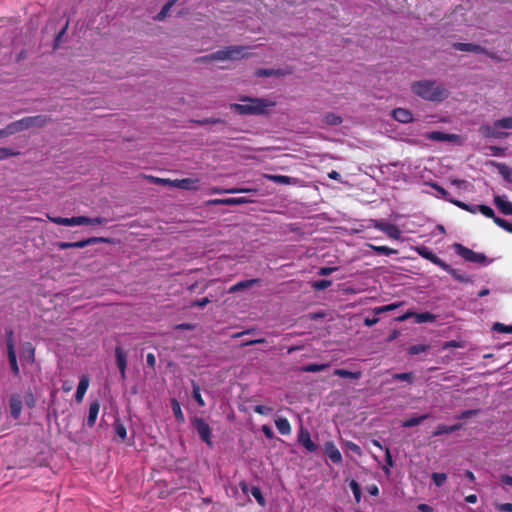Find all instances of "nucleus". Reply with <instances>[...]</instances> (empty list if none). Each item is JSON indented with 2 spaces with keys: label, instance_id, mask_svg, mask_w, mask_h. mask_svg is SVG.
Instances as JSON below:
<instances>
[{
  "label": "nucleus",
  "instance_id": "f257e3e1",
  "mask_svg": "<svg viewBox=\"0 0 512 512\" xmlns=\"http://www.w3.org/2000/svg\"><path fill=\"white\" fill-rule=\"evenodd\" d=\"M411 90L420 98L432 102H442L449 97L448 89L433 80L416 81L411 85Z\"/></svg>",
  "mask_w": 512,
  "mask_h": 512
},
{
  "label": "nucleus",
  "instance_id": "f03ea898",
  "mask_svg": "<svg viewBox=\"0 0 512 512\" xmlns=\"http://www.w3.org/2000/svg\"><path fill=\"white\" fill-rule=\"evenodd\" d=\"M240 101L247 102L245 104H230V109L239 115H264L267 109L275 105V102L264 98H253L244 96Z\"/></svg>",
  "mask_w": 512,
  "mask_h": 512
},
{
  "label": "nucleus",
  "instance_id": "7ed1b4c3",
  "mask_svg": "<svg viewBox=\"0 0 512 512\" xmlns=\"http://www.w3.org/2000/svg\"><path fill=\"white\" fill-rule=\"evenodd\" d=\"M244 46H228L224 49L213 52L197 59L201 62L235 60L244 57Z\"/></svg>",
  "mask_w": 512,
  "mask_h": 512
},
{
  "label": "nucleus",
  "instance_id": "20e7f679",
  "mask_svg": "<svg viewBox=\"0 0 512 512\" xmlns=\"http://www.w3.org/2000/svg\"><path fill=\"white\" fill-rule=\"evenodd\" d=\"M454 249L459 256H461L468 262L478 263V264H484L487 262V257L485 254L475 252V251L471 250L470 248L463 246L460 243H455Z\"/></svg>",
  "mask_w": 512,
  "mask_h": 512
},
{
  "label": "nucleus",
  "instance_id": "39448f33",
  "mask_svg": "<svg viewBox=\"0 0 512 512\" xmlns=\"http://www.w3.org/2000/svg\"><path fill=\"white\" fill-rule=\"evenodd\" d=\"M191 423L192 426L196 429L201 440L211 447L213 444L212 431L209 424L205 421V419L201 417H194Z\"/></svg>",
  "mask_w": 512,
  "mask_h": 512
},
{
  "label": "nucleus",
  "instance_id": "423d86ee",
  "mask_svg": "<svg viewBox=\"0 0 512 512\" xmlns=\"http://www.w3.org/2000/svg\"><path fill=\"white\" fill-rule=\"evenodd\" d=\"M97 243H111V239L105 237H91L77 242H58L57 247L61 250H66L69 248H84Z\"/></svg>",
  "mask_w": 512,
  "mask_h": 512
},
{
  "label": "nucleus",
  "instance_id": "0eeeda50",
  "mask_svg": "<svg viewBox=\"0 0 512 512\" xmlns=\"http://www.w3.org/2000/svg\"><path fill=\"white\" fill-rule=\"evenodd\" d=\"M21 120L23 130L30 129L32 127H38L41 128L45 126L48 122L51 121V117L47 115H36V116H29L24 117Z\"/></svg>",
  "mask_w": 512,
  "mask_h": 512
},
{
  "label": "nucleus",
  "instance_id": "6e6552de",
  "mask_svg": "<svg viewBox=\"0 0 512 512\" xmlns=\"http://www.w3.org/2000/svg\"><path fill=\"white\" fill-rule=\"evenodd\" d=\"M415 251L418 253V255H420L426 260H429L431 263L440 267L441 269L446 263L426 246H418L415 248Z\"/></svg>",
  "mask_w": 512,
  "mask_h": 512
},
{
  "label": "nucleus",
  "instance_id": "1a4fd4ad",
  "mask_svg": "<svg viewBox=\"0 0 512 512\" xmlns=\"http://www.w3.org/2000/svg\"><path fill=\"white\" fill-rule=\"evenodd\" d=\"M298 442L309 452H316L318 449L317 444L311 439V435L307 429H300Z\"/></svg>",
  "mask_w": 512,
  "mask_h": 512
},
{
  "label": "nucleus",
  "instance_id": "9d476101",
  "mask_svg": "<svg viewBox=\"0 0 512 512\" xmlns=\"http://www.w3.org/2000/svg\"><path fill=\"white\" fill-rule=\"evenodd\" d=\"M425 138L431 141H448V142H456L459 140V135L457 134H450V133H444L441 131H432L427 132L425 134Z\"/></svg>",
  "mask_w": 512,
  "mask_h": 512
},
{
  "label": "nucleus",
  "instance_id": "9b49d317",
  "mask_svg": "<svg viewBox=\"0 0 512 512\" xmlns=\"http://www.w3.org/2000/svg\"><path fill=\"white\" fill-rule=\"evenodd\" d=\"M324 452L329 457V459L335 464L342 463V455L339 449L336 447L334 442L328 441L324 445Z\"/></svg>",
  "mask_w": 512,
  "mask_h": 512
},
{
  "label": "nucleus",
  "instance_id": "f8f14e48",
  "mask_svg": "<svg viewBox=\"0 0 512 512\" xmlns=\"http://www.w3.org/2000/svg\"><path fill=\"white\" fill-rule=\"evenodd\" d=\"M171 186L184 190H197L199 188V180L192 178L175 179L171 182Z\"/></svg>",
  "mask_w": 512,
  "mask_h": 512
},
{
  "label": "nucleus",
  "instance_id": "ddd939ff",
  "mask_svg": "<svg viewBox=\"0 0 512 512\" xmlns=\"http://www.w3.org/2000/svg\"><path fill=\"white\" fill-rule=\"evenodd\" d=\"M22 399L18 394H12L9 399L10 414L14 419H18L22 412Z\"/></svg>",
  "mask_w": 512,
  "mask_h": 512
},
{
  "label": "nucleus",
  "instance_id": "4468645a",
  "mask_svg": "<svg viewBox=\"0 0 512 512\" xmlns=\"http://www.w3.org/2000/svg\"><path fill=\"white\" fill-rule=\"evenodd\" d=\"M392 117L403 124H407L413 121V114L410 110L405 108H395L392 111Z\"/></svg>",
  "mask_w": 512,
  "mask_h": 512
},
{
  "label": "nucleus",
  "instance_id": "2eb2a0df",
  "mask_svg": "<svg viewBox=\"0 0 512 512\" xmlns=\"http://www.w3.org/2000/svg\"><path fill=\"white\" fill-rule=\"evenodd\" d=\"M479 132L485 138H503L507 136L506 133L500 132L498 128H496L495 123L493 126L490 125H481L479 128Z\"/></svg>",
  "mask_w": 512,
  "mask_h": 512
},
{
  "label": "nucleus",
  "instance_id": "dca6fc26",
  "mask_svg": "<svg viewBox=\"0 0 512 512\" xmlns=\"http://www.w3.org/2000/svg\"><path fill=\"white\" fill-rule=\"evenodd\" d=\"M494 204L498 210L504 215H512V203L506 199L505 195H497L494 197Z\"/></svg>",
  "mask_w": 512,
  "mask_h": 512
},
{
  "label": "nucleus",
  "instance_id": "f3484780",
  "mask_svg": "<svg viewBox=\"0 0 512 512\" xmlns=\"http://www.w3.org/2000/svg\"><path fill=\"white\" fill-rule=\"evenodd\" d=\"M453 48L458 51H464V52H474V53H481L486 52V48L482 47L481 45L474 44V43H462V42H456L453 44Z\"/></svg>",
  "mask_w": 512,
  "mask_h": 512
},
{
  "label": "nucleus",
  "instance_id": "a211bd4d",
  "mask_svg": "<svg viewBox=\"0 0 512 512\" xmlns=\"http://www.w3.org/2000/svg\"><path fill=\"white\" fill-rule=\"evenodd\" d=\"M89 383L90 379L88 375H82L75 394V399L78 403L83 401V398L89 388Z\"/></svg>",
  "mask_w": 512,
  "mask_h": 512
},
{
  "label": "nucleus",
  "instance_id": "6ab92c4d",
  "mask_svg": "<svg viewBox=\"0 0 512 512\" xmlns=\"http://www.w3.org/2000/svg\"><path fill=\"white\" fill-rule=\"evenodd\" d=\"M99 411H100V402L98 400L91 402L89 405L88 417H87V422H86V424L89 428H92L95 426Z\"/></svg>",
  "mask_w": 512,
  "mask_h": 512
},
{
  "label": "nucleus",
  "instance_id": "aec40b11",
  "mask_svg": "<svg viewBox=\"0 0 512 512\" xmlns=\"http://www.w3.org/2000/svg\"><path fill=\"white\" fill-rule=\"evenodd\" d=\"M49 220L55 224L58 225H64V226H74V225H81V222L84 220L80 218V216L77 217H71V218H64V217H48Z\"/></svg>",
  "mask_w": 512,
  "mask_h": 512
},
{
  "label": "nucleus",
  "instance_id": "412c9836",
  "mask_svg": "<svg viewBox=\"0 0 512 512\" xmlns=\"http://www.w3.org/2000/svg\"><path fill=\"white\" fill-rule=\"evenodd\" d=\"M22 358L29 364H33L35 362V348L31 342L23 343Z\"/></svg>",
  "mask_w": 512,
  "mask_h": 512
},
{
  "label": "nucleus",
  "instance_id": "4be33fe9",
  "mask_svg": "<svg viewBox=\"0 0 512 512\" xmlns=\"http://www.w3.org/2000/svg\"><path fill=\"white\" fill-rule=\"evenodd\" d=\"M259 282H260L259 279L242 280V281H239L236 284L232 285L229 288L228 292L229 293H236L238 291H241V290H244V289H248V288L254 286L255 284H257Z\"/></svg>",
  "mask_w": 512,
  "mask_h": 512
},
{
  "label": "nucleus",
  "instance_id": "5701e85b",
  "mask_svg": "<svg viewBox=\"0 0 512 512\" xmlns=\"http://www.w3.org/2000/svg\"><path fill=\"white\" fill-rule=\"evenodd\" d=\"M21 120L9 123L4 129H0V137H6L17 132L24 131Z\"/></svg>",
  "mask_w": 512,
  "mask_h": 512
},
{
  "label": "nucleus",
  "instance_id": "b1692460",
  "mask_svg": "<svg viewBox=\"0 0 512 512\" xmlns=\"http://www.w3.org/2000/svg\"><path fill=\"white\" fill-rule=\"evenodd\" d=\"M444 271L449 273L456 281L461 283H468L470 278L463 273H460L458 270L454 269L451 265L445 263L442 267Z\"/></svg>",
  "mask_w": 512,
  "mask_h": 512
},
{
  "label": "nucleus",
  "instance_id": "393cba45",
  "mask_svg": "<svg viewBox=\"0 0 512 512\" xmlns=\"http://www.w3.org/2000/svg\"><path fill=\"white\" fill-rule=\"evenodd\" d=\"M265 177L274 183L283 184V185L295 184L297 181L296 178L286 176V175L269 174V175H265Z\"/></svg>",
  "mask_w": 512,
  "mask_h": 512
},
{
  "label": "nucleus",
  "instance_id": "a878e982",
  "mask_svg": "<svg viewBox=\"0 0 512 512\" xmlns=\"http://www.w3.org/2000/svg\"><path fill=\"white\" fill-rule=\"evenodd\" d=\"M116 364L120 370H126L127 368V354L121 346L115 348Z\"/></svg>",
  "mask_w": 512,
  "mask_h": 512
},
{
  "label": "nucleus",
  "instance_id": "bb28decb",
  "mask_svg": "<svg viewBox=\"0 0 512 512\" xmlns=\"http://www.w3.org/2000/svg\"><path fill=\"white\" fill-rule=\"evenodd\" d=\"M275 425L280 434L289 435L291 433L292 429L288 419L284 417H278L275 419Z\"/></svg>",
  "mask_w": 512,
  "mask_h": 512
},
{
  "label": "nucleus",
  "instance_id": "cd10ccee",
  "mask_svg": "<svg viewBox=\"0 0 512 512\" xmlns=\"http://www.w3.org/2000/svg\"><path fill=\"white\" fill-rule=\"evenodd\" d=\"M171 407L173 414L177 420L178 423L182 424L185 422V416L182 412L181 405L179 401L175 398L171 399Z\"/></svg>",
  "mask_w": 512,
  "mask_h": 512
},
{
  "label": "nucleus",
  "instance_id": "c85d7f7f",
  "mask_svg": "<svg viewBox=\"0 0 512 512\" xmlns=\"http://www.w3.org/2000/svg\"><path fill=\"white\" fill-rule=\"evenodd\" d=\"M329 367H330L329 363H322V364L311 363V364H307L305 366H302L300 368V371L301 372L314 373V372L324 371V370H326Z\"/></svg>",
  "mask_w": 512,
  "mask_h": 512
},
{
  "label": "nucleus",
  "instance_id": "c756f323",
  "mask_svg": "<svg viewBox=\"0 0 512 512\" xmlns=\"http://www.w3.org/2000/svg\"><path fill=\"white\" fill-rule=\"evenodd\" d=\"M413 317L415 318V322L418 324L426 323V322H434L437 318V316L435 314H432L430 312H421V313L413 312Z\"/></svg>",
  "mask_w": 512,
  "mask_h": 512
},
{
  "label": "nucleus",
  "instance_id": "7c9ffc66",
  "mask_svg": "<svg viewBox=\"0 0 512 512\" xmlns=\"http://www.w3.org/2000/svg\"><path fill=\"white\" fill-rule=\"evenodd\" d=\"M429 417H430L429 414H422L420 416L410 417L402 423V426L405 428L414 427V426L420 425L423 421H425Z\"/></svg>",
  "mask_w": 512,
  "mask_h": 512
},
{
  "label": "nucleus",
  "instance_id": "2f4dec72",
  "mask_svg": "<svg viewBox=\"0 0 512 512\" xmlns=\"http://www.w3.org/2000/svg\"><path fill=\"white\" fill-rule=\"evenodd\" d=\"M9 363L11 366V370L15 376H18L20 373L19 366L17 363V356L15 349L10 348V351L7 352Z\"/></svg>",
  "mask_w": 512,
  "mask_h": 512
},
{
  "label": "nucleus",
  "instance_id": "473e14b6",
  "mask_svg": "<svg viewBox=\"0 0 512 512\" xmlns=\"http://www.w3.org/2000/svg\"><path fill=\"white\" fill-rule=\"evenodd\" d=\"M333 375L339 376L341 378L359 379L361 377V372H352L345 369H335L333 371Z\"/></svg>",
  "mask_w": 512,
  "mask_h": 512
},
{
  "label": "nucleus",
  "instance_id": "72a5a7b5",
  "mask_svg": "<svg viewBox=\"0 0 512 512\" xmlns=\"http://www.w3.org/2000/svg\"><path fill=\"white\" fill-rule=\"evenodd\" d=\"M114 430H115V433L116 435L122 440L124 441L127 437V430H126V427L125 425L121 422V420L119 418H116L115 421H114Z\"/></svg>",
  "mask_w": 512,
  "mask_h": 512
},
{
  "label": "nucleus",
  "instance_id": "f704fd0d",
  "mask_svg": "<svg viewBox=\"0 0 512 512\" xmlns=\"http://www.w3.org/2000/svg\"><path fill=\"white\" fill-rule=\"evenodd\" d=\"M373 251H375L377 254H380V255H386V256H390L392 254H397L398 251L395 250V249H392L388 246H376V245H373V244H369L368 245Z\"/></svg>",
  "mask_w": 512,
  "mask_h": 512
},
{
  "label": "nucleus",
  "instance_id": "c9c22d12",
  "mask_svg": "<svg viewBox=\"0 0 512 512\" xmlns=\"http://www.w3.org/2000/svg\"><path fill=\"white\" fill-rule=\"evenodd\" d=\"M257 77H271V76H281L284 75L282 70L278 69H258L255 72Z\"/></svg>",
  "mask_w": 512,
  "mask_h": 512
},
{
  "label": "nucleus",
  "instance_id": "e433bc0d",
  "mask_svg": "<svg viewBox=\"0 0 512 512\" xmlns=\"http://www.w3.org/2000/svg\"><path fill=\"white\" fill-rule=\"evenodd\" d=\"M477 209L485 217L492 219L494 223H495V219L499 218L498 216L495 215L494 210L487 205H484V204L478 205Z\"/></svg>",
  "mask_w": 512,
  "mask_h": 512
},
{
  "label": "nucleus",
  "instance_id": "4c0bfd02",
  "mask_svg": "<svg viewBox=\"0 0 512 512\" xmlns=\"http://www.w3.org/2000/svg\"><path fill=\"white\" fill-rule=\"evenodd\" d=\"M401 305H402L401 302L391 303V304H388V305L375 307L373 309V312L375 313V315H379V314H382V313H385V312H388V311L395 310V309L399 308Z\"/></svg>",
  "mask_w": 512,
  "mask_h": 512
},
{
  "label": "nucleus",
  "instance_id": "58836bf2",
  "mask_svg": "<svg viewBox=\"0 0 512 512\" xmlns=\"http://www.w3.org/2000/svg\"><path fill=\"white\" fill-rule=\"evenodd\" d=\"M80 218H82L83 222H81V225L83 224H86V225H102V224H106L108 222V220L104 217H95V218H90V217H86V216H80Z\"/></svg>",
  "mask_w": 512,
  "mask_h": 512
},
{
  "label": "nucleus",
  "instance_id": "ea45409f",
  "mask_svg": "<svg viewBox=\"0 0 512 512\" xmlns=\"http://www.w3.org/2000/svg\"><path fill=\"white\" fill-rule=\"evenodd\" d=\"M176 2H177V0H169V1H168V2H167V3L162 7L161 11L158 13V15H157V17H156V18H157L158 20H164V19L168 16V14H169V12H170L171 8L174 6V4H175Z\"/></svg>",
  "mask_w": 512,
  "mask_h": 512
},
{
  "label": "nucleus",
  "instance_id": "a19ab883",
  "mask_svg": "<svg viewBox=\"0 0 512 512\" xmlns=\"http://www.w3.org/2000/svg\"><path fill=\"white\" fill-rule=\"evenodd\" d=\"M192 388H193V391H192V395H193V398L195 399V401L197 402V404L200 406V407H203L205 406V401L200 393V387L197 383H195L194 381L192 382Z\"/></svg>",
  "mask_w": 512,
  "mask_h": 512
},
{
  "label": "nucleus",
  "instance_id": "79ce46f5",
  "mask_svg": "<svg viewBox=\"0 0 512 512\" xmlns=\"http://www.w3.org/2000/svg\"><path fill=\"white\" fill-rule=\"evenodd\" d=\"M349 487L353 492L355 501L359 503L361 501V487L356 480H351L349 483Z\"/></svg>",
  "mask_w": 512,
  "mask_h": 512
},
{
  "label": "nucleus",
  "instance_id": "37998d69",
  "mask_svg": "<svg viewBox=\"0 0 512 512\" xmlns=\"http://www.w3.org/2000/svg\"><path fill=\"white\" fill-rule=\"evenodd\" d=\"M495 126L498 129H512V116L496 120Z\"/></svg>",
  "mask_w": 512,
  "mask_h": 512
},
{
  "label": "nucleus",
  "instance_id": "c03bdc74",
  "mask_svg": "<svg viewBox=\"0 0 512 512\" xmlns=\"http://www.w3.org/2000/svg\"><path fill=\"white\" fill-rule=\"evenodd\" d=\"M429 349V345L425 344H415L411 345L408 349V353L410 355H418L420 353H423Z\"/></svg>",
  "mask_w": 512,
  "mask_h": 512
},
{
  "label": "nucleus",
  "instance_id": "a18cd8bd",
  "mask_svg": "<svg viewBox=\"0 0 512 512\" xmlns=\"http://www.w3.org/2000/svg\"><path fill=\"white\" fill-rule=\"evenodd\" d=\"M385 229V233L392 239H399L401 236L399 228L394 224H389Z\"/></svg>",
  "mask_w": 512,
  "mask_h": 512
},
{
  "label": "nucleus",
  "instance_id": "49530a36",
  "mask_svg": "<svg viewBox=\"0 0 512 512\" xmlns=\"http://www.w3.org/2000/svg\"><path fill=\"white\" fill-rule=\"evenodd\" d=\"M498 170H499V173L502 175V177L506 181L512 182V171L507 165L499 164Z\"/></svg>",
  "mask_w": 512,
  "mask_h": 512
},
{
  "label": "nucleus",
  "instance_id": "de8ad7c7",
  "mask_svg": "<svg viewBox=\"0 0 512 512\" xmlns=\"http://www.w3.org/2000/svg\"><path fill=\"white\" fill-rule=\"evenodd\" d=\"M251 494L256 499L259 505L264 506L265 505V499L263 497V494L261 492V489L257 486H252L251 488Z\"/></svg>",
  "mask_w": 512,
  "mask_h": 512
},
{
  "label": "nucleus",
  "instance_id": "09e8293b",
  "mask_svg": "<svg viewBox=\"0 0 512 512\" xmlns=\"http://www.w3.org/2000/svg\"><path fill=\"white\" fill-rule=\"evenodd\" d=\"M5 338H6L7 352L10 351V348L15 349L14 332L12 329L6 330Z\"/></svg>",
  "mask_w": 512,
  "mask_h": 512
},
{
  "label": "nucleus",
  "instance_id": "8fccbe9b",
  "mask_svg": "<svg viewBox=\"0 0 512 512\" xmlns=\"http://www.w3.org/2000/svg\"><path fill=\"white\" fill-rule=\"evenodd\" d=\"M450 433H452L450 426L445 425V424H440L433 431L432 436L436 437V436H440V435H444V434H450Z\"/></svg>",
  "mask_w": 512,
  "mask_h": 512
},
{
  "label": "nucleus",
  "instance_id": "3c124183",
  "mask_svg": "<svg viewBox=\"0 0 512 512\" xmlns=\"http://www.w3.org/2000/svg\"><path fill=\"white\" fill-rule=\"evenodd\" d=\"M432 480L437 487H441L447 480V475L445 473L435 472L432 474Z\"/></svg>",
  "mask_w": 512,
  "mask_h": 512
},
{
  "label": "nucleus",
  "instance_id": "603ef678",
  "mask_svg": "<svg viewBox=\"0 0 512 512\" xmlns=\"http://www.w3.org/2000/svg\"><path fill=\"white\" fill-rule=\"evenodd\" d=\"M252 202L250 199L246 197H230L227 198V205H242L246 203Z\"/></svg>",
  "mask_w": 512,
  "mask_h": 512
},
{
  "label": "nucleus",
  "instance_id": "864d4df0",
  "mask_svg": "<svg viewBox=\"0 0 512 512\" xmlns=\"http://www.w3.org/2000/svg\"><path fill=\"white\" fill-rule=\"evenodd\" d=\"M393 379L399 381L412 382L414 379V375L412 372L397 373L393 375Z\"/></svg>",
  "mask_w": 512,
  "mask_h": 512
},
{
  "label": "nucleus",
  "instance_id": "5fc2aeb1",
  "mask_svg": "<svg viewBox=\"0 0 512 512\" xmlns=\"http://www.w3.org/2000/svg\"><path fill=\"white\" fill-rule=\"evenodd\" d=\"M253 410L259 415L267 416L272 413L273 408L265 405H256L254 406Z\"/></svg>",
  "mask_w": 512,
  "mask_h": 512
},
{
  "label": "nucleus",
  "instance_id": "6e6d98bb",
  "mask_svg": "<svg viewBox=\"0 0 512 512\" xmlns=\"http://www.w3.org/2000/svg\"><path fill=\"white\" fill-rule=\"evenodd\" d=\"M493 330L499 333H512V325L497 322L493 325Z\"/></svg>",
  "mask_w": 512,
  "mask_h": 512
},
{
  "label": "nucleus",
  "instance_id": "4d7b16f0",
  "mask_svg": "<svg viewBox=\"0 0 512 512\" xmlns=\"http://www.w3.org/2000/svg\"><path fill=\"white\" fill-rule=\"evenodd\" d=\"M495 224L505 231L512 233V223L508 222L507 220L503 218H497L495 219Z\"/></svg>",
  "mask_w": 512,
  "mask_h": 512
},
{
  "label": "nucleus",
  "instance_id": "13d9d810",
  "mask_svg": "<svg viewBox=\"0 0 512 512\" xmlns=\"http://www.w3.org/2000/svg\"><path fill=\"white\" fill-rule=\"evenodd\" d=\"M385 461L386 465L383 467V470L386 474L390 473L389 467L393 466V459L389 448L385 450Z\"/></svg>",
  "mask_w": 512,
  "mask_h": 512
},
{
  "label": "nucleus",
  "instance_id": "bf43d9fd",
  "mask_svg": "<svg viewBox=\"0 0 512 512\" xmlns=\"http://www.w3.org/2000/svg\"><path fill=\"white\" fill-rule=\"evenodd\" d=\"M325 121L329 125H339L342 123V118L338 115L330 113L325 116Z\"/></svg>",
  "mask_w": 512,
  "mask_h": 512
},
{
  "label": "nucleus",
  "instance_id": "052dcab7",
  "mask_svg": "<svg viewBox=\"0 0 512 512\" xmlns=\"http://www.w3.org/2000/svg\"><path fill=\"white\" fill-rule=\"evenodd\" d=\"M18 155V152L13 151L10 148L1 147L0 148V160L7 159L12 156Z\"/></svg>",
  "mask_w": 512,
  "mask_h": 512
},
{
  "label": "nucleus",
  "instance_id": "680f3d73",
  "mask_svg": "<svg viewBox=\"0 0 512 512\" xmlns=\"http://www.w3.org/2000/svg\"><path fill=\"white\" fill-rule=\"evenodd\" d=\"M478 413H479V410H477V409L464 410L456 418L457 419H468L473 416H476Z\"/></svg>",
  "mask_w": 512,
  "mask_h": 512
},
{
  "label": "nucleus",
  "instance_id": "e2e57ef3",
  "mask_svg": "<svg viewBox=\"0 0 512 512\" xmlns=\"http://www.w3.org/2000/svg\"><path fill=\"white\" fill-rule=\"evenodd\" d=\"M330 285H331V281L324 279V280H319V281L314 282L313 287L318 290H324V289L328 288Z\"/></svg>",
  "mask_w": 512,
  "mask_h": 512
},
{
  "label": "nucleus",
  "instance_id": "0e129e2a",
  "mask_svg": "<svg viewBox=\"0 0 512 512\" xmlns=\"http://www.w3.org/2000/svg\"><path fill=\"white\" fill-rule=\"evenodd\" d=\"M148 179L155 183V184H160V185H170L171 186V182H173V180H170V179H164V178H158V177H154V176H149Z\"/></svg>",
  "mask_w": 512,
  "mask_h": 512
},
{
  "label": "nucleus",
  "instance_id": "69168bd1",
  "mask_svg": "<svg viewBox=\"0 0 512 512\" xmlns=\"http://www.w3.org/2000/svg\"><path fill=\"white\" fill-rule=\"evenodd\" d=\"M211 301L208 297H204L202 299H198V300H195L191 303V306L192 307H200V308H203L205 307L207 304H209Z\"/></svg>",
  "mask_w": 512,
  "mask_h": 512
},
{
  "label": "nucleus",
  "instance_id": "338daca9",
  "mask_svg": "<svg viewBox=\"0 0 512 512\" xmlns=\"http://www.w3.org/2000/svg\"><path fill=\"white\" fill-rule=\"evenodd\" d=\"M346 446L350 451L354 452L355 454H357V455L362 454V450L358 444H356L352 441H349V442H347Z\"/></svg>",
  "mask_w": 512,
  "mask_h": 512
},
{
  "label": "nucleus",
  "instance_id": "774afa93",
  "mask_svg": "<svg viewBox=\"0 0 512 512\" xmlns=\"http://www.w3.org/2000/svg\"><path fill=\"white\" fill-rule=\"evenodd\" d=\"M261 430L264 433V435L266 436V438H268V439H273L274 438V432H273V430H272V428L270 426L263 425Z\"/></svg>",
  "mask_w": 512,
  "mask_h": 512
}]
</instances>
